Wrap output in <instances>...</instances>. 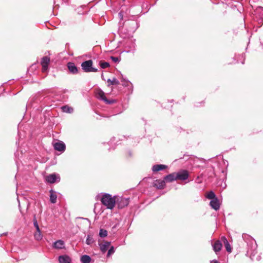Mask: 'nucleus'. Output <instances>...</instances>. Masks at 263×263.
<instances>
[{
  "label": "nucleus",
  "mask_w": 263,
  "mask_h": 263,
  "mask_svg": "<svg viewBox=\"0 0 263 263\" xmlns=\"http://www.w3.org/2000/svg\"><path fill=\"white\" fill-rule=\"evenodd\" d=\"M34 236L36 240H41L43 238V235L41 233V230H36V232L34 233Z\"/></svg>",
  "instance_id": "5701e85b"
},
{
  "label": "nucleus",
  "mask_w": 263,
  "mask_h": 263,
  "mask_svg": "<svg viewBox=\"0 0 263 263\" xmlns=\"http://www.w3.org/2000/svg\"><path fill=\"white\" fill-rule=\"evenodd\" d=\"M242 237L245 241H247V240L248 239L249 241V243H250L252 245V247L253 248V249H254L253 252H251V251H252L251 250L249 249V250L247 252V253L248 254H250L251 259H254L253 257L255 254V251L257 247V245L255 242V241L253 238H252L251 237H250V236H249L247 234H243Z\"/></svg>",
  "instance_id": "7ed1b4c3"
},
{
  "label": "nucleus",
  "mask_w": 263,
  "mask_h": 263,
  "mask_svg": "<svg viewBox=\"0 0 263 263\" xmlns=\"http://www.w3.org/2000/svg\"><path fill=\"white\" fill-rule=\"evenodd\" d=\"M167 167V166L164 164H156L152 167V171L154 172H157L158 171L164 170Z\"/></svg>",
  "instance_id": "2eb2a0df"
},
{
  "label": "nucleus",
  "mask_w": 263,
  "mask_h": 263,
  "mask_svg": "<svg viewBox=\"0 0 263 263\" xmlns=\"http://www.w3.org/2000/svg\"><path fill=\"white\" fill-rule=\"evenodd\" d=\"M100 67H101L102 69L106 68H107V67H109V66H110V65H109V63L106 62H102V61H100Z\"/></svg>",
  "instance_id": "bb28decb"
},
{
  "label": "nucleus",
  "mask_w": 263,
  "mask_h": 263,
  "mask_svg": "<svg viewBox=\"0 0 263 263\" xmlns=\"http://www.w3.org/2000/svg\"><path fill=\"white\" fill-rule=\"evenodd\" d=\"M67 68L69 72L72 74H75L78 73L79 70L78 67L72 62H69L67 63Z\"/></svg>",
  "instance_id": "9d476101"
},
{
  "label": "nucleus",
  "mask_w": 263,
  "mask_h": 263,
  "mask_svg": "<svg viewBox=\"0 0 263 263\" xmlns=\"http://www.w3.org/2000/svg\"><path fill=\"white\" fill-rule=\"evenodd\" d=\"M128 83V81H125V82L123 83V85L126 86V85H127Z\"/></svg>",
  "instance_id": "f704fd0d"
},
{
  "label": "nucleus",
  "mask_w": 263,
  "mask_h": 263,
  "mask_svg": "<svg viewBox=\"0 0 263 263\" xmlns=\"http://www.w3.org/2000/svg\"><path fill=\"white\" fill-rule=\"evenodd\" d=\"M210 263H218V262L216 260H213L211 261Z\"/></svg>",
  "instance_id": "72a5a7b5"
},
{
  "label": "nucleus",
  "mask_w": 263,
  "mask_h": 263,
  "mask_svg": "<svg viewBox=\"0 0 263 263\" xmlns=\"http://www.w3.org/2000/svg\"><path fill=\"white\" fill-rule=\"evenodd\" d=\"M62 111L66 113H71L73 112V109L72 107H69L67 105L63 106L61 107Z\"/></svg>",
  "instance_id": "4be33fe9"
},
{
  "label": "nucleus",
  "mask_w": 263,
  "mask_h": 263,
  "mask_svg": "<svg viewBox=\"0 0 263 263\" xmlns=\"http://www.w3.org/2000/svg\"><path fill=\"white\" fill-rule=\"evenodd\" d=\"M96 96L98 99L103 101L107 104H110L115 102L114 100H108L106 98L104 92L101 89L97 90Z\"/></svg>",
  "instance_id": "20e7f679"
},
{
  "label": "nucleus",
  "mask_w": 263,
  "mask_h": 263,
  "mask_svg": "<svg viewBox=\"0 0 263 263\" xmlns=\"http://www.w3.org/2000/svg\"><path fill=\"white\" fill-rule=\"evenodd\" d=\"M94 240L93 238L89 235H87L86 240V243L88 245H91L92 243L94 242Z\"/></svg>",
  "instance_id": "393cba45"
},
{
  "label": "nucleus",
  "mask_w": 263,
  "mask_h": 263,
  "mask_svg": "<svg viewBox=\"0 0 263 263\" xmlns=\"http://www.w3.org/2000/svg\"><path fill=\"white\" fill-rule=\"evenodd\" d=\"M212 247L216 253L219 252L222 247V243L220 240H216L213 245Z\"/></svg>",
  "instance_id": "4468645a"
},
{
  "label": "nucleus",
  "mask_w": 263,
  "mask_h": 263,
  "mask_svg": "<svg viewBox=\"0 0 263 263\" xmlns=\"http://www.w3.org/2000/svg\"><path fill=\"white\" fill-rule=\"evenodd\" d=\"M110 245V242L109 241H105L103 243L99 244L101 251L103 253H104L107 251V249L109 248Z\"/></svg>",
  "instance_id": "f3484780"
},
{
  "label": "nucleus",
  "mask_w": 263,
  "mask_h": 263,
  "mask_svg": "<svg viewBox=\"0 0 263 263\" xmlns=\"http://www.w3.org/2000/svg\"><path fill=\"white\" fill-rule=\"evenodd\" d=\"M130 24L133 26H135V27L134 28V31L137 28V23L135 21H132Z\"/></svg>",
  "instance_id": "473e14b6"
},
{
  "label": "nucleus",
  "mask_w": 263,
  "mask_h": 263,
  "mask_svg": "<svg viewBox=\"0 0 263 263\" xmlns=\"http://www.w3.org/2000/svg\"><path fill=\"white\" fill-rule=\"evenodd\" d=\"M107 82L109 83V85H118L119 84V81L116 78H113L111 80L109 79L107 80Z\"/></svg>",
  "instance_id": "a878e982"
},
{
  "label": "nucleus",
  "mask_w": 263,
  "mask_h": 263,
  "mask_svg": "<svg viewBox=\"0 0 263 263\" xmlns=\"http://www.w3.org/2000/svg\"><path fill=\"white\" fill-rule=\"evenodd\" d=\"M33 225H34V227L36 228V230L39 231V230H40L39 224L37 223V220L36 219L35 217H34L33 219Z\"/></svg>",
  "instance_id": "c756f323"
},
{
  "label": "nucleus",
  "mask_w": 263,
  "mask_h": 263,
  "mask_svg": "<svg viewBox=\"0 0 263 263\" xmlns=\"http://www.w3.org/2000/svg\"><path fill=\"white\" fill-rule=\"evenodd\" d=\"M114 197L107 193L103 194L101 197V201L102 203L109 209H112L116 204V199Z\"/></svg>",
  "instance_id": "f257e3e1"
},
{
  "label": "nucleus",
  "mask_w": 263,
  "mask_h": 263,
  "mask_svg": "<svg viewBox=\"0 0 263 263\" xmlns=\"http://www.w3.org/2000/svg\"><path fill=\"white\" fill-rule=\"evenodd\" d=\"M164 180L167 182H172L177 180L176 172L170 174L164 177Z\"/></svg>",
  "instance_id": "9b49d317"
},
{
  "label": "nucleus",
  "mask_w": 263,
  "mask_h": 263,
  "mask_svg": "<svg viewBox=\"0 0 263 263\" xmlns=\"http://www.w3.org/2000/svg\"><path fill=\"white\" fill-rule=\"evenodd\" d=\"M154 186L158 189H163L165 186V181L164 179L162 180H156L154 182Z\"/></svg>",
  "instance_id": "ddd939ff"
},
{
  "label": "nucleus",
  "mask_w": 263,
  "mask_h": 263,
  "mask_svg": "<svg viewBox=\"0 0 263 263\" xmlns=\"http://www.w3.org/2000/svg\"><path fill=\"white\" fill-rule=\"evenodd\" d=\"M59 261L60 263H71V259L66 255H61L59 257Z\"/></svg>",
  "instance_id": "dca6fc26"
},
{
  "label": "nucleus",
  "mask_w": 263,
  "mask_h": 263,
  "mask_svg": "<svg viewBox=\"0 0 263 263\" xmlns=\"http://www.w3.org/2000/svg\"><path fill=\"white\" fill-rule=\"evenodd\" d=\"M46 181L50 183H54L60 181V177L59 175L55 173L50 174L46 176Z\"/></svg>",
  "instance_id": "423d86ee"
},
{
  "label": "nucleus",
  "mask_w": 263,
  "mask_h": 263,
  "mask_svg": "<svg viewBox=\"0 0 263 263\" xmlns=\"http://www.w3.org/2000/svg\"><path fill=\"white\" fill-rule=\"evenodd\" d=\"M189 174L187 171L185 170H181L176 172L177 180L184 181L188 179Z\"/></svg>",
  "instance_id": "39448f33"
},
{
  "label": "nucleus",
  "mask_w": 263,
  "mask_h": 263,
  "mask_svg": "<svg viewBox=\"0 0 263 263\" xmlns=\"http://www.w3.org/2000/svg\"><path fill=\"white\" fill-rule=\"evenodd\" d=\"M53 147L55 150L61 152H64L66 148L64 143L62 141L55 142L53 144Z\"/></svg>",
  "instance_id": "1a4fd4ad"
},
{
  "label": "nucleus",
  "mask_w": 263,
  "mask_h": 263,
  "mask_svg": "<svg viewBox=\"0 0 263 263\" xmlns=\"http://www.w3.org/2000/svg\"><path fill=\"white\" fill-rule=\"evenodd\" d=\"M110 59H111V60L112 61H114V62L115 63H118V62H119L120 61V58H119L118 57H112L111 56L110 57Z\"/></svg>",
  "instance_id": "7c9ffc66"
},
{
  "label": "nucleus",
  "mask_w": 263,
  "mask_h": 263,
  "mask_svg": "<svg viewBox=\"0 0 263 263\" xmlns=\"http://www.w3.org/2000/svg\"><path fill=\"white\" fill-rule=\"evenodd\" d=\"M92 65H93V62L91 60L85 61L82 62L81 64L82 69L85 72L98 71V69H97L95 67H93Z\"/></svg>",
  "instance_id": "f03ea898"
},
{
  "label": "nucleus",
  "mask_w": 263,
  "mask_h": 263,
  "mask_svg": "<svg viewBox=\"0 0 263 263\" xmlns=\"http://www.w3.org/2000/svg\"><path fill=\"white\" fill-rule=\"evenodd\" d=\"M221 241L223 242V243L224 245L226 250L228 252H231L232 248H231V246H230V243H229L227 239L226 238V237L224 236H222L221 238Z\"/></svg>",
  "instance_id": "6ab92c4d"
},
{
  "label": "nucleus",
  "mask_w": 263,
  "mask_h": 263,
  "mask_svg": "<svg viewBox=\"0 0 263 263\" xmlns=\"http://www.w3.org/2000/svg\"><path fill=\"white\" fill-rule=\"evenodd\" d=\"M64 242L62 240H58L55 241L53 247L55 249H63L64 248Z\"/></svg>",
  "instance_id": "aec40b11"
},
{
  "label": "nucleus",
  "mask_w": 263,
  "mask_h": 263,
  "mask_svg": "<svg viewBox=\"0 0 263 263\" xmlns=\"http://www.w3.org/2000/svg\"><path fill=\"white\" fill-rule=\"evenodd\" d=\"M210 205L212 209L216 211H217L219 209L220 204L217 198H215L213 200H211L210 202Z\"/></svg>",
  "instance_id": "f8f14e48"
},
{
  "label": "nucleus",
  "mask_w": 263,
  "mask_h": 263,
  "mask_svg": "<svg viewBox=\"0 0 263 263\" xmlns=\"http://www.w3.org/2000/svg\"><path fill=\"white\" fill-rule=\"evenodd\" d=\"M116 202L119 209H123L129 204V199L126 198H120L116 200Z\"/></svg>",
  "instance_id": "0eeeda50"
},
{
  "label": "nucleus",
  "mask_w": 263,
  "mask_h": 263,
  "mask_svg": "<svg viewBox=\"0 0 263 263\" xmlns=\"http://www.w3.org/2000/svg\"><path fill=\"white\" fill-rule=\"evenodd\" d=\"M115 252V248L114 247L111 246L108 251L107 252V256H109L110 255L113 254Z\"/></svg>",
  "instance_id": "c85d7f7f"
},
{
  "label": "nucleus",
  "mask_w": 263,
  "mask_h": 263,
  "mask_svg": "<svg viewBox=\"0 0 263 263\" xmlns=\"http://www.w3.org/2000/svg\"><path fill=\"white\" fill-rule=\"evenodd\" d=\"M91 260V257L87 255H82L81 257V261L82 263H89Z\"/></svg>",
  "instance_id": "412c9836"
},
{
  "label": "nucleus",
  "mask_w": 263,
  "mask_h": 263,
  "mask_svg": "<svg viewBox=\"0 0 263 263\" xmlns=\"http://www.w3.org/2000/svg\"><path fill=\"white\" fill-rule=\"evenodd\" d=\"M50 201L52 203H55L57 202V192L53 190L50 191Z\"/></svg>",
  "instance_id": "a211bd4d"
},
{
  "label": "nucleus",
  "mask_w": 263,
  "mask_h": 263,
  "mask_svg": "<svg viewBox=\"0 0 263 263\" xmlns=\"http://www.w3.org/2000/svg\"><path fill=\"white\" fill-rule=\"evenodd\" d=\"M202 177V175L201 176H198L196 179V181L198 183H200L202 182V180L201 179V178Z\"/></svg>",
  "instance_id": "2f4dec72"
},
{
  "label": "nucleus",
  "mask_w": 263,
  "mask_h": 263,
  "mask_svg": "<svg viewBox=\"0 0 263 263\" xmlns=\"http://www.w3.org/2000/svg\"><path fill=\"white\" fill-rule=\"evenodd\" d=\"M206 197L209 199L213 200L217 198L215 193L213 191H210L206 195Z\"/></svg>",
  "instance_id": "b1692460"
},
{
  "label": "nucleus",
  "mask_w": 263,
  "mask_h": 263,
  "mask_svg": "<svg viewBox=\"0 0 263 263\" xmlns=\"http://www.w3.org/2000/svg\"><path fill=\"white\" fill-rule=\"evenodd\" d=\"M107 235V232L106 230H105L104 229H102L100 230L99 236L101 237H104L106 236Z\"/></svg>",
  "instance_id": "cd10ccee"
},
{
  "label": "nucleus",
  "mask_w": 263,
  "mask_h": 263,
  "mask_svg": "<svg viewBox=\"0 0 263 263\" xmlns=\"http://www.w3.org/2000/svg\"><path fill=\"white\" fill-rule=\"evenodd\" d=\"M50 58L45 56L41 60V63L42 66V71L45 72H46L48 69V66L50 63Z\"/></svg>",
  "instance_id": "6e6552de"
}]
</instances>
